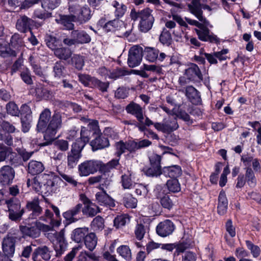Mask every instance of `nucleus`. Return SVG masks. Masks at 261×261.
<instances>
[{
	"mask_svg": "<svg viewBox=\"0 0 261 261\" xmlns=\"http://www.w3.org/2000/svg\"><path fill=\"white\" fill-rule=\"evenodd\" d=\"M151 12L152 11L149 8L138 12L132 10L130 16L135 21L139 20V28L141 32H147L151 29L154 22V17Z\"/></svg>",
	"mask_w": 261,
	"mask_h": 261,
	"instance_id": "obj_1",
	"label": "nucleus"
},
{
	"mask_svg": "<svg viewBox=\"0 0 261 261\" xmlns=\"http://www.w3.org/2000/svg\"><path fill=\"white\" fill-rule=\"evenodd\" d=\"M26 208L31 212L30 217L33 219L39 218V220L45 222L52 221L53 214L48 208H46L43 214V208L41 206L38 198L28 201L26 204Z\"/></svg>",
	"mask_w": 261,
	"mask_h": 261,
	"instance_id": "obj_2",
	"label": "nucleus"
},
{
	"mask_svg": "<svg viewBox=\"0 0 261 261\" xmlns=\"http://www.w3.org/2000/svg\"><path fill=\"white\" fill-rule=\"evenodd\" d=\"M103 163L99 160H91L84 161L79 165L78 171L80 176H88L101 170Z\"/></svg>",
	"mask_w": 261,
	"mask_h": 261,
	"instance_id": "obj_3",
	"label": "nucleus"
},
{
	"mask_svg": "<svg viewBox=\"0 0 261 261\" xmlns=\"http://www.w3.org/2000/svg\"><path fill=\"white\" fill-rule=\"evenodd\" d=\"M203 24L201 25V27L198 29H195V31L198 36V38L202 41H208L212 43L219 42V38L216 35L211 33L207 27L212 28L213 26L210 24L209 22L202 17Z\"/></svg>",
	"mask_w": 261,
	"mask_h": 261,
	"instance_id": "obj_4",
	"label": "nucleus"
},
{
	"mask_svg": "<svg viewBox=\"0 0 261 261\" xmlns=\"http://www.w3.org/2000/svg\"><path fill=\"white\" fill-rule=\"evenodd\" d=\"M16 237L8 234L2 241V249L5 255L0 256V261H12L9 256H12L15 252Z\"/></svg>",
	"mask_w": 261,
	"mask_h": 261,
	"instance_id": "obj_5",
	"label": "nucleus"
},
{
	"mask_svg": "<svg viewBox=\"0 0 261 261\" xmlns=\"http://www.w3.org/2000/svg\"><path fill=\"white\" fill-rule=\"evenodd\" d=\"M83 149V144H81L80 146H77L76 144L72 145L71 150L68 152L67 156V164L68 168L72 169L76 166L82 157L81 152Z\"/></svg>",
	"mask_w": 261,
	"mask_h": 261,
	"instance_id": "obj_6",
	"label": "nucleus"
},
{
	"mask_svg": "<svg viewBox=\"0 0 261 261\" xmlns=\"http://www.w3.org/2000/svg\"><path fill=\"white\" fill-rule=\"evenodd\" d=\"M185 76L180 77L179 79L180 83H186V77L189 80L198 82H201L203 80L202 75L199 67L195 64H192L189 68L185 70Z\"/></svg>",
	"mask_w": 261,
	"mask_h": 261,
	"instance_id": "obj_7",
	"label": "nucleus"
},
{
	"mask_svg": "<svg viewBox=\"0 0 261 261\" xmlns=\"http://www.w3.org/2000/svg\"><path fill=\"white\" fill-rule=\"evenodd\" d=\"M142 48L138 45L130 47L127 60L128 65L130 67H136L140 64L142 59Z\"/></svg>",
	"mask_w": 261,
	"mask_h": 261,
	"instance_id": "obj_8",
	"label": "nucleus"
},
{
	"mask_svg": "<svg viewBox=\"0 0 261 261\" xmlns=\"http://www.w3.org/2000/svg\"><path fill=\"white\" fill-rule=\"evenodd\" d=\"M62 126V115L59 112H55L52 116L47 127L46 128V133L53 137L56 135L57 130Z\"/></svg>",
	"mask_w": 261,
	"mask_h": 261,
	"instance_id": "obj_9",
	"label": "nucleus"
},
{
	"mask_svg": "<svg viewBox=\"0 0 261 261\" xmlns=\"http://www.w3.org/2000/svg\"><path fill=\"white\" fill-rule=\"evenodd\" d=\"M174 229L175 226L173 222L169 220H166L160 222L158 225L156 230L159 236L166 237L171 234Z\"/></svg>",
	"mask_w": 261,
	"mask_h": 261,
	"instance_id": "obj_10",
	"label": "nucleus"
},
{
	"mask_svg": "<svg viewBox=\"0 0 261 261\" xmlns=\"http://www.w3.org/2000/svg\"><path fill=\"white\" fill-rule=\"evenodd\" d=\"M55 234L56 241L54 245L55 250L57 255H61L64 252L67 247V243L64 237V231L62 230L59 232H56Z\"/></svg>",
	"mask_w": 261,
	"mask_h": 261,
	"instance_id": "obj_11",
	"label": "nucleus"
},
{
	"mask_svg": "<svg viewBox=\"0 0 261 261\" xmlns=\"http://www.w3.org/2000/svg\"><path fill=\"white\" fill-rule=\"evenodd\" d=\"M15 172L12 167L5 166L0 169V182L4 185H8L11 182L14 177Z\"/></svg>",
	"mask_w": 261,
	"mask_h": 261,
	"instance_id": "obj_12",
	"label": "nucleus"
},
{
	"mask_svg": "<svg viewBox=\"0 0 261 261\" xmlns=\"http://www.w3.org/2000/svg\"><path fill=\"white\" fill-rule=\"evenodd\" d=\"M50 252L47 247L44 246L36 248L32 254L34 261L48 260L50 258Z\"/></svg>",
	"mask_w": 261,
	"mask_h": 261,
	"instance_id": "obj_13",
	"label": "nucleus"
},
{
	"mask_svg": "<svg viewBox=\"0 0 261 261\" xmlns=\"http://www.w3.org/2000/svg\"><path fill=\"white\" fill-rule=\"evenodd\" d=\"M154 126L158 130L167 133L176 129L178 127L175 119L170 122L165 121L164 119L163 123H155Z\"/></svg>",
	"mask_w": 261,
	"mask_h": 261,
	"instance_id": "obj_14",
	"label": "nucleus"
},
{
	"mask_svg": "<svg viewBox=\"0 0 261 261\" xmlns=\"http://www.w3.org/2000/svg\"><path fill=\"white\" fill-rule=\"evenodd\" d=\"M126 110L128 113L134 115L139 122L143 123V120H144L143 109L140 105L132 102L126 107Z\"/></svg>",
	"mask_w": 261,
	"mask_h": 261,
	"instance_id": "obj_15",
	"label": "nucleus"
},
{
	"mask_svg": "<svg viewBox=\"0 0 261 261\" xmlns=\"http://www.w3.org/2000/svg\"><path fill=\"white\" fill-rule=\"evenodd\" d=\"M42 177H45L47 178L48 177V175H41L40 176L35 177L32 180L28 179L27 181L28 187H31L36 192L40 191L43 185H49L48 181H41Z\"/></svg>",
	"mask_w": 261,
	"mask_h": 261,
	"instance_id": "obj_16",
	"label": "nucleus"
},
{
	"mask_svg": "<svg viewBox=\"0 0 261 261\" xmlns=\"http://www.w3.org/2000/svg\"><path fill=\"white\" fill-rule=\"evenodd\" d=\"M51 112L48 109H45L40 115L37 124L38 131H44L46 129L49 119L50 118Z\"/></svg>",
	"mask_w": 261,
	"mask_h": 261,
	"instance_id": "obj_17",
	"label": "nucleus"
},
{
	"mask_svg": "<svg viewBox=\"0 0 261 261\" xmlns=\"http://www.w3.org/2000/svg\"><path fill=\"white\" fill-rule=\"evenodd\" d=\"M96 199L100 205L114 206L115 205L113 200L104 191L97 192L95 195Z\"/></svg>",
	"mask_w": 261,
	"mask_h": 261,
	"instance_id": "obj_18",
	"label": "nucleus"
},
{
	"mask_svg": "<svg viewBox=\"0 0 261 261\" xmlns=\"http://www.w3.org/2000/svg\"><path fill=\"white\" fill-rule=\"evenodd\" d=\"M82 204L79 203L71 209L64 213L63 215L65 219L69 221L70 223L75 222L77 219L74 217L79 214L82 210Z\"/></svg>",
	"mask_w": 261,
	"mask_h": 261,
	"instance_id": "obj_19",
	"label": "nucleus"
},
{
	"mask_svg": "<svg viewBox=\"0 0 261 261\" xmlns=\"http://www.w3.org/2000/svg\"><path fill=\"white\" fill-rule=\"evenodd\" d=\"M45 168L43 163L37 161H31L28 164V172L32 175H37L41 173Z\"/></svg>",
	"mask_w": 261,
	"mask_h": 261,
	"instance_id": "obj_20",
	"label": "nucleus"
},
{
	"mask_svg": "<svg viewBox=\"0 0 261 261\" xmlns=\"http://www.w3.org/2000/svg\"><path fill=\"white\" fill-rule=\"evenodd\" d=\"M70 15H60L59 18L56 19V21L59 24L62 25L65 29L72 30L74 25L72 22L75 21Z\"/></svg>",
	"mask_w": 261,
	"mask_h": 261,
	"instance_id": "obj_21",
	"label": "nucleus"
},
{
	"mask_svg": "<svg viewBox=\"0 0 261 261\" xmlns=\"http://www.w3.org/2000/svg\"><path fill=\"white\" fill-rule=\"evenodd\" d=\"M163 173L165 176H169L173 179H176L181 174V168L177 165L166 167L163 169Z\"/></svg>",
	"mask_w": 261,
	"mask_h": 261,
	"instance_id": "obj_22",
	"label": "nucleus"
},
{
	"mask_svg": "<svg viewBox=\"0 0 261 261\" xmlns=\"http://www.w3.org/2000/svg\"><path fill=\"white\" fill-rule=\"evenodd\" d=\"M90 144L93 149L97 150L109 146V142L107 138L103 136H99L92 140Z\"/></svg>",
	"mask_w": 261,
	"mask_h": 261,
	"instance_id": "obj_23",
	"label": "nucleus"
},
{
	"mask_svg": "<svg viewBox=\"0 0 261 261\" xmlns=\"http://www.w3.org/2000/svg\"><path fill=\"white\" fill-rule=\"evenodd\" d=\"M88 232L89 229L87 227L76 228L72 231L71 239L75 242L79 243L85 239Z\"/></svg>",
	"mask_w": 261,
	"mask_h": 261,
	"instance_id": "obj_24",
	"label": "nucleus"
},
{
	"mask_svg": "<svg viewBox=\"0 0 261 261\" xmlns=\"http://www.w3.org/2000/svg\"><path fill=\"white\" fill-rule=\"evenodd\" d=\"M91 16V11L87 6H82L80 12L76 18V21L81 23H85L88 21Z\"/></svg>",
	"mask_w": 261,
	"mask_h": 261,
	"instance_id": "obj_25",
	"label": "nucleus"
},
{
	"mask_svg": "<svg viewBox=\"0 0 261 261\" xmlns=\"http://www.w3.org/2000/svg\"><path fill=\"white\" fill-rule=\"evenodd\" d=\"M99 212V207L95 204L91 202L85 204L82 208L83 213L89 217H93Z\"/></svg>",
	"mask_w": 261,
	"mask_h": 261,
	"instance_id": "obj_26",
	"label": "nucleus"
},
{
	"mask_svg": "<svg viewBox=\"0 0 261 261\" xmlns=\"http://www.w3.org/2000/svg\"><path fill=\"white\" fill-rule=\"evenodd\" d=\"M131 142H132V140H129L126 142H124L122 141H120L116 143V153L117 156L119 157L126 150H127L129 152L134 151V149H130V147H129V144Z\"/></svg>",
	"mask_w": 261,
	"mask_h": 261,
	"instance_id": "obj_27",
	"label": "nucleus"
},
{
	"mask_svg": "<svg viewBox=\"0 0 261 261\" xmlns=\"http://www.w3.org/2000/svg\"><path fill=\"white\" fill-rule=\"evenodd\" d=\"M68 11L73 19H75L82 7L78 3L79 0H68Z\"/></svg>",
	"mask_w": 261,
	"mask_h": 261,
	"instance_id": "obj_28",
	"label": "nucleus"
},
{
	"mask_svg": "<svg viewBox=\"0 0 261 261\" xmlns=\"http://www.w3.org/2000/svg\"><path fill=\"white\" fill-rule=\"evenodd\" d=\"M97 242V239L95 234L93 232L87 234L84 239V243L86 248L90 251H92L95 249Z\"/></svg>",
	"mask_w": 261,
	"mask_h": 261,
	"instance_id": "obj_29",
	"label": "nucleus"
},
{
	"mask_svg": "<svg viewBox=\"0 0 261 261\" xmlns=\"http://www.w3.org/2000/svg\"><path fill=\"white\" fill-rule=\"evenodd\" d=\"M72 37L75 38L77 43H85L90 41V37L85 32L73 31L71 33Z\"/></svg>",
	"mask_w": 261,
	"mask_h": 261,
	"instance_id": "obj_30",
	"label": "nucleus"
},
{
	"mask_svg": "<svg viewBox=\"0 0 261 261\" xmlns=\"http://www.w3.org/2000/svg\"><path fill=\"white\" fill-rule=\"evenodd\" d=\"M159 51L152 47H146L144 51L145 58L150 62H153L158 59Z\"/></svg>",
	"mask_w": 261,
	"mask_h": 261,
	"instance_id": "obj_31",
	"label": "nucleus"
},
{
	"mask_svg": "<svg viewBox=\"0 0 261 261\" xmlns=\"http://www.w3.org/2000/svg\"><path fill=\"white\" fill-rule=\"evenodd\" d=\"M31 20L27 17L23 16L21 17L16 23V27L18 31L21 32H25L29 29Z\"/></svg>",
	"mask_w": 261,
	"mask_h": 261,
	"instance_id": "obj_32",
	"label": "nucleus"
},
{
	"mask_svg": "<svg viewBox=\"0 0 261 261\" xmlns=\"http://www.w3.org/2000/svg\"><path fill=\"white\" fill-rule=\"evenodd\" d=\"M90 131L88 130L85 127H82L81 130V138L76 140L73 144H76L77 146H80L81 144H83V148L86 144L89 141V136Z\"/></svg>",
	"mask_w": 261,
	"mask_h": 261,
	"instance_id": "obj_33",
	"label": "nucleus"
},
{
	"mask_svg": "<svg viewBox=\"0 0 261 261\" xmlns=\"http://www.w3.org/2000/svg\"><path fill=\"white\" fill-rule=\"evenodd\" d=\"M54 54L60 59L66 60L71 56V51L68 48L61 47L55 49Z\"/></svg>",
	"mask_w": 261,
	"mask_h": 261,
	"instance_id": "obj_34",
	"label": "nucleus"
},
{
	"mask_svg": "<svg viewBox=\"0 0 261 261\" xmlns=\"http://www.w3.org/2000/svg\"><path fill=\"white\" fill-rule=\"evenodd\" d=\"M20 230L24 235L34 238H37L40 234V231L38 230V228L34 226H22L20 227Z\"/></svg>",
	"mask_w": 261,
	"mask_h": 261,
	"instance_id": "obj_35",
	"label": "nucleus"
},
{
	"mask_svg": "<svg viewBox=\"0 0 261 261\" xmlns=\"http://www.w3.org/2000/svg\"><path fill=\"white\" fill-rule=\"evenodd\" d=\"M117 252L122 257L129 260L132 258V252L129 247L127 245H121L117 249Z\"/></svg>",
	"mask_w": 261,
	"mask_h": 261,
	"instance_id": "obj_36",
	"label": "nucleus"
},
{
	"mask_svg": "<svg viewBox=\"0 0 261 261\" xmlns=\"http://www.w3.org/2000/svg\"><path fill=\"white\" fill-rule=\"evenodd\" d=\"M166 186L169 192L177 193L180 191V185L177 179H169L166 182Z\"/></svg>",
	"mask_w": 261,
	"mask_h": 261,
	"instance_id": "obj_37",
	"label": "nucleus"
},
{
	"mask_svg": "<svg viewBox=\"0 0 261 261\" xmlns=\"http://www.w3.org/2000/svg\"><path fill=\"white\" fill-rule=\"evenodd\" d=\"M175 198L172 196L171 198L168 195H165L160 199L161 205L165 208L170 210L175 205L176 202L174 201Z\"/></svg>",
	"mask_w": 261,
	"mask_h": 261,
	"instance_id": "obj_38",
	"label": "nucleus"
},
{
	"mask_svg": "<svg viewBox=\"0 0 261 261\" xmlns=\"http://www.w3.org/2000/svg\"><path fill=\"white\" fill-rule=\"evenodd\" d=\"M60 0H42V7L45 10H54L59 6Z\"/></svg>",
	"mask_w": 261,
	"mask_h": 261,
	"instance_id": "obj_39",
	"label": "nucleus"
},
{
	"mask_svg": "<svg viewBox=\"0 0 261 261\" xmlns=\"http://www.w3.org/2000/svg\"><path fill=\"white\" fill-rule=\"evenodd\" d=\"M91 226L94 231L102 230L105 227L103 219L100 216L96 217L92 221Z\"/></svg>",
	"mask_w": 261,
	"mask_h": 261,
	"instance_id": "obj_40",
	"label": "nucleus"
},
{
	"mask_svg": "<svg viewBox=\"0 0 261 261\" xmlns=\"http://www.w3.org/2000/svg\"><path fill=\"white\" fill-rule=\"evenodd\" d=\"M151 142L148 140H143L138 142L132 140L129 144L130 149H134V151L136 150L149 146L151 144Z\"/></svg>",
	"mask_w": 261,
	"mask_h": 261,
	"instance_id": "obj_41",
	"label": "nucleus"
},
{
	"mask_svg": "<svg viewBox=\"0 0 261 261\" xmlns=\"http://www.w3.org/2000/svg\"><path fill=\"white\" fill-rule=\"evenodd\" d=\"M129 222V217L126 214L118 216L114 220V225L117 227L125 225Z\"/></svg>",
	"mask_w": 261,
	"mask_h": 261,
	"instance_id": "obj_42",
	"label": "nucleus"
},
{
	"mask_svg": "<svg viewBox=\"0 0 261 261\" xmlns=\"http://www.w3.org/2000/svg\"><path fill=\"white\" fill-rule=\"evenodd\" d=\"M121 182L124 189H130L133 185V181L132 179V173L128 171L126 174L122 176Z\"/></svg>",
	"mask_w": 261,
	"mask_h": 261,
	"instance_id": "obj_43",
	"label": "nucleus"
},
{
	"mask_svg": "<svg viewBox=\"0 0 261 261\" xmlns=\"http://www.w3.org/2000/svg\"><path fill=\"white\" fill-rule=\"evenodd\" d=\"M6 202L9 209V212L24 211L23 208H21L20 203L18 201L10 200L6 201Z\"/></svg>",
	"mask_w": 261,
	"mask_h": 261,
	"instance_id": "obj_44",
	"label": "nucleus"
},
{
	"mask_svg": "<svg viewBox=\"0 0 261 261\" xmlns=\"http://www.w3.org/2000/svg\"><path fill=\"white\" fill-rule=\"evenodd\" d=\"M113 5L115 8V15L118 17H122L126 11V7L123 4L116 1L113 2Z\"/></svg>",
	"mask_w": 261,
	"mask_h": 261,
	"instance_id": "obj_45",
	"label": "nucleus"
},
{
	"mask_svg": "<svg viewBox=\"0 0 261 261\" xmlns=\"http://www.w3.org/2000/svg\"><path fill=\"white\" fill-rule=\"evenodd\" d=\"M122 23V22L118 19H114L107 22L105 24L103 29L107 32L113 31L115 29H117Z\"/></svg>",
	"mask_w": 261,
	"mask_h": 261,
	"instance_id": "obj_46",
	"label": "nucleus"
},
{
	"mask_svg": "<svg viewBox=\"0 0 261 261\" xmlns=\"http://www.w3.org/2000/svg\"><path fill=\"white\" fill-rule=\"evenodd\" d=\"M245 176L248 184L251 187L255 186L256 179L254 173L250 167L247 168Z\"/></svg>",
	"mask_w": 261,
	"mask_h": 261,
	"instance_id": "obj_47",
	"label": "nucleus"
},
{
	"mask_svg": "<svg viewBox=\"0 0 261 261\" xmlns=\"http://www.w3.org/2000/svg\"><path fill=\"white\" fill-rule=\"evenodd\" d=\"M123 203L126 207L135 208L137 206V200L132 195H126L123 198Z\"/></svg>",
	"mask_w": 261,
	"mask_h": 261,
	"instance_id": "obj_48",
	"label": "nucleus"
},
{
	"mask_svg": "<svg viewBox=\"0 0 261 261\" xmlns=\"http://www.w3.org/2000/svg\"><path fill=\"white\" fill-rule=\"evenodd\" d=\"M45 41L47 46L53 50H55L60 44V41L55 37L48 35L45 38Z\"/></svg>",
	"mask_w": 261,
	"mask_h": 261,
	"instance_id": "obj_49",
	"label": "nucleus"
},
{
	"mask_svg": "<svg viewBox=\"0 0 261 261\" xmlns=\"http://www.w3.org/2000/svg\"><path fill=\"white\" fill-rule=\"evenodd\" d=\"M72 64L77 69H82L84 65L83 57L79 55H74L72 58Z\"/></svg>",
	"mask_w": 261,
	"mask_h": 261,
	"instance_id": "obj_50",
	"label": "nucleus"
},
{
	"mask_svg": "<svg viewBox=\"0 0 261 261\" xmlns=\"http://www.w3.org/2000/svg\"><path fill=\"white\" fill-rule=\"evenodd\" d=\"M12 152L10 147L4 145L0 143V162L5 160L6 158Z\"/></svg>",
	"mask_w": 261,
	"mask_h": 261,
	"instance_id": "obj_51",
	"label": "nucleus"
},
{
	"mask_svg": "<svg viewBox=\"0 0 261 261\" xmlns=\"http://www.w3.org/2000/svg\"><path fill=\"white\" fill-rule=\"evenodd\" d=\"M186 94L191 101L194 99L199 98L198 91L192 86H188L186 89Z\"/></svg>",
	"mask_w": 261,
	"mask_h": 261,
	"instance_id": "obj_52",
	"label": "nucleus"
},
{
	"mask_svg": "<svg viewBox=\"0 0 261 261\" xmlns=\"http://www.w3.org/2000/svg\"><path fill=\"white\" fill-rule=\"evenodd\" d=\"M7 113L12 116H18L19 110L17 105L12 102L8 103L6 106Z\"/></svg>",
	"mask_w": 261,
	"mask_h": 261,
	"instance_id": "obj_53",
	"label": "nucleus"
},
{
	"mask_svg": "<svg viewBox=\"0 0 261 261\" xmlns=\"http://www.w3.org/2000/svg\"><path fill=\"white\" fill-rule=\"evenodd\" d=\"M36 94L40 98L48 99L50 98L51 94L46 89L41 87H38L36 89Z\"/></svg>",
	"mask_w": 261,
	"mask_h": 261,
	"instance_id": "obj_54",
	"label": "nucleus"
},
{
	"mask_svg": "<svg viewBox=\"0 0 261 261\" xmlns=\"http://www.w3.org/2000/svg\"><path fill=\"white\" fill-rule=\"evenodd\" d=\"M92 86L98 88L101 91H106L108 87L109 84L108 83H103L100 82L97 79L92 80Z\"/></svg>",
	"mask_w": 261,
	"mask_h": 261,
	"instance_id": "obj_55",
	"label": "nucleus"
},
{
	"mask_svg": "<svg viewBox=\"0 0 261 261\" xmlns=\"http://www.w3.org/2000/svg\"><path fill=\"white\" fill-rule=\"evenodd\" d=\"M145 230L142 224H138L135 229V234L138 240H141L144 236Z\"/></svg>",
	"mask_w": 261,
	"mask_h": 261,
	"instance_id": "obj_56",
	"label": "nucleus"
},
{
	"mask_svg": "<svg viewBox=\"0 0 261 261\" xmlns=\"http://www.w3.org/2000/svg\"><path fill=\"white\" fill-rule=\"evenodd\" d=\"M246 245L249 249L251 250L254 257H257L259 255L260 249L257 246L254 245L250 241H246Z\"/></svg>",
	"mask_w": 261,
	"mask_h": 261,
	"instance_id": "obj_57",
	"label": "nucleus"
},
{
	"mask_svg": "<svg viewBox=\"0 0 261 261\" xmlns=\"http://www.w3.org/2000/svg\"><path fill=\"white\" fill-rule=\"evenodd\" d=\"M55 145L57 148L62 151H67L69 148L68 142L64 140H58L55 141Z\"/></svg>",
	"mask_w": 261,
	"mask_h": 261,
	"instance_id": "obj_58",
	"label": "nucleus"
},
{
	"mask_svg": "<svg viewBox=\"0 0 261 261\" xmlns=\"http://www.w3.org/2000/svg\"><path fill=\"white\" fill-rule=\"evenodd\" d=\"M230 173V170L229 169L228 166H226L222 173L220 177V179L219 181V185L221 187H224L227 181V175Z\"/></svg>",
	"mask_w": 261,
	"mask_h": 261,
	"instance_id": "obj_59",
	"label": "nucleus"
},
{
	"mask_svg": "<svg viewBox=\"0 0 261 261\" xmlns=\"http://www.w3.org/2000/svg\"><path fill=\"white\" fill-rule=\"evenodd\" d=\"M81 249V247L79 246L77 247H73L71 251H70L65 257V261H72L76 254Z\"/></svg>",
	"mask_w": 261,
	"mask_h": 261,
	"instance_id": "obj_60",
	"label": "nucleus"
},
{
	"mask_svg": "<svg viewBox=\"0 0 261 261\" xmlns=\"http://www.w3.org/2000/svg\"><path fill=\"white\" fill-rule=\"evenodd\" d=\"M171 39L170 33L166 30H164L160 37V41L164 44H168Z\"/></svg>",
	"mask_w": 261,
	"mask_h": 261,
	"instance_id": "obj_61",
	"label": "nucleus"
},
{
	"mask_svg": "<svg viewBox=\"0 0 261 261\" xmlns=\"http://www.w3.org/2000/svg\"><path fill=\"white\" fill-rule=\"evenodd\" d=\"M252 127H253L257 132L256 135V142L258 144L261 145V125L258 122H254L252 125Z\"/></svg>",
	"mask_w": 261,
	"mask_h": 261,
	"instance_id": "obj_62",
	"label": "nucleus"
},
{
	"mask_svg": "<svg viewBox=\"0 0 261 261\" xmlns=\"http://www.w3.org/2000/svg\"><path fill=\"white\" fill-rule=\"evenodd\" d=\"M32 117L29 116L27 118H21L22 129L24 133L28 132L31 127Z\"/></svg>",
	"mask_w": 261,
	"mask_h": 261,
	"instance_id": "obj_63",
	"label": "nucleus"
},
{
	"mask_svg": "<svg viewBox=\"0 0 261 261\" xmlns=\"http://www.w3.org/2000/svg\"><path fill=\"white\" fill-rule=\"evenodd\" d=\"M0 127H1L0 132H2V133H3L4 131L9 133H14L15 130V127L12 124L8 122H3Z\"/></svg>",
	"mask_w": 261,
	"mask_h": 261,
	"instance_id": "obj_64",
	"label": "nucleus"
}]
</instances>
